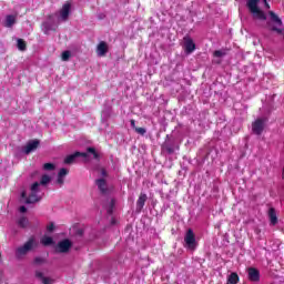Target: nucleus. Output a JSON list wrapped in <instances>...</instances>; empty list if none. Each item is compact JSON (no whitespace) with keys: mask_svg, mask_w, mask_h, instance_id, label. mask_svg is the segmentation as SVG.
<instances>
[{"mask_svg":"<svg viewBox=\"0 0 284 284\" xmlns=\"http://www.w3.org/2000/svg\"><path fill=\"white\" fill-rule=\"evenodd\" d=\"M70 10H72V4L67 2L62 6V9L59 13L51 14L48 19L42 23V30L44 34H48L52 30H57V26L61 23V21H68L70 17Z\"/></svg>","mask_w":284,"mask_h":284,"instance_id":"nucleus-1","label":"nucleus"},{"mask_svg":"<svg viewBox=\"0 0 284 284\" xmlns=\"http://www.w3.org/2000/svg\"><path fill=\"white\" fill-rule=\"evenodd\" d=\"M52 181V175L43 174L40 183L36 182L31 185L30 193L22 192L21 202L22 203H37L41 201V185L44 186Z\"/></svg>","mask_w":284,"mask_h":284,"instance_id":"nucleus-2","label":"nucleus"},{"mask_svg":"<svg viewBox=\"0 0 284 284\" xmlns=\"http://www.w3.org/2000/svg\"><path fill=\"white\" fill-rule=\"evenodd\" d=\"M55 169H57V165H54L53 163L43 164V170L45 172H54Z\"/></svg>","mask_w":284,"mask_h":284,"instance_id":"nucleus-22","label":"nucleus"},{"mask_svg":"<svg viewBox=\"0 0 284 284\" xmlns=\"http://www.w3.org/2000/svg\"><path fill=\"white\" fill-rule=\"evenodd\" d=\"M37 247H39V241L37 237L31 236L22 246L17 248L16 254L18 257L26 256L28 252H32Z\"/></svg>","mask_w":284,"mask_h":284,"instance_id":"nucleus-3","label":"nucleus"},{"mask_svg":"<svg viewBox=\"0 0 284 284\" xmlns=\"http://www.w3.org/2000/svg\"><path fill=\"white\" fill-rule=\"evenodd\" d=\"M34 263H36V265H41V264L45 263V260L43 257H36Z\"/></svg>","mask_w":284,"mask_h":284,"instance_id":"nucleus-28","label":"nucleus"},{"mask_svg":"<svg viewBox=\"0 0 284 284\" xmlns=\"http://www.w3.org/2000/svg\"><path fill=\"white\" fill-rule=\"evenodd\" d=\"M0 278H1V271H0Z\"/></svg>","mask_w":284,"mask_h":284,"instance_id":"nucleus-36","label":"nucleus"},{"mask_svg":"<svg viewBox=\"0 0 284 284\" xmlns=\"http://www.w3.org/2000/svg\"><path fill=\"white\" fill-rule=\"evenodd\" d=\"M47 232H54V223H50L47 225Z\"/></svg>","mask_w":284,"mask_h":284,"instance_id":"nucleus-29","label":"nucleus"},{"mask_svg":"<svg viewBox=\"0 0 284 284\" xmlns=\"http://www.w3.org/2000/svg\"><path fill=\"white\" fill-rule=\"evenodd\" d=\"M264 1V4H265V8L267 9V10H270V3H267V0H263Z\"/></svg>","mask_w":284,"mask_h":284,"instance_id":"nucleus-33","label":"nucleus"},{"mask_svg":"<svg viewBox=\"0 0 284 284\" xmlns=\"http://www.w3.org/2000/svg\"><path fill=\"white\" fill-rule=\"evenodd\" d=\"M39 148V140H31L27 143V145L23 148L24 154H30L31 152H34Z\"/></svg>","mask_w":284,"mask_h":284,"instance_id":"nucleus-10","label":"nucleus"},{"mask_svg":"<svg viewBox=\"0 0 284 284\" xmlns=\"http://www.w3.org/2000/svg\"><path fill=\"white\" fill-rule=\"evenodd\" d=\"M16 22H17V18L14 16H7L4 26L6 28H12V26H14Z\"/></svg>","mask_w":284,"mask_h":284,"instance_id":"nucleus-19","label":"nucleus"},{"mask_svg":"<svg viewBox=\"0 0 284 284\" xmlns=\"http://www.w3.org/2000/svg\"><path fill=\"white\" fill-rule=\"evenodd\" d=\"M27 211H28V209H26V206H20V209H19V212L21 214H26Z\"/></svg>","mask_w":284,"mask_h":284,"instance_id":"nucleus-31","label":"nucleus"},{"mask_svg":"<svg viewBox=\"0 0 284 284\" xmlns=\"http://www.w3.org/2000/svg\"><path fill=\"white\" fill-rule=\"evenodd\" d=\"M135 131L138 132V134H145V129L143 128H136Z\"/></svg>","mask_w":284,"mask_h":284,"instance_id":"nucleus-30","label":"nucleus"},{"mask_svg":"<svg viewBox=\"0 0 284 284\" xmlns=\"http://www.w3.org/2000/svg\"><path fill=\"white\" fill-rule=\"evenodd\" d=\"M40 243L44 246L53 245L54 240L52 239V236L44 235L41 237Z\"/></svg>","mask_w":284,"mask_h":284,"instance_id":"nucleus-18","label":"nucleus"},{"mask_svg":"<svg viewBox=\"0 0 284 284\" xmlns=\"http://www.w3.org/2000/svg\"><path fill=\"white\" fill-rule=\"evenodd\" d=\"M18 225H19V227H28L29 222H28V220L24 216H21L18 220Z\"/></svg>","mask_w":284,"mask_h":284,"instance_id":"nucleus-23","label":"nucleus"},{"mask_svg":"<svg viewBox=\"0 0 284 284\" xmlns=\"http://www.w3.org/2000/svg\"><path fill=\"white\" fill-rule=\"evenodd\" d=\"M265 130V119H257L252 124V131L254 134H262Z\"/></svg>","mask_w":284,"mask_h":284,"instance_id":"nucleus-8","label":"nucleus"},{"mask_svg":"<svg viewBox=\"0 0 284 284\" xmlns=\"http://www.w3.org/2000/svg\"><path fill=\"white\" fill-rule=\"evenodd\" d=\"M36 276L42 284H54V278L45 276L41 271H37Z\"/></svg>","mask_w":284,"mask_h":284,"instance_id":"nucleus-11","label":"nucleus"},{"mask_svg":"<svg viewBox=\"0 0 284 284\" xmlns=\"http://www.w3.org/2000/svg\"><path fill=\"white\" fill-rule=\"evenodd\" d=\"M65 176H68V170L61 169L58 173V180H57L58 185H63V179H65Z\"/></svg>","mask_w":284,"mask_h":284,"instance_id":"nucleus-17","label":"nucleus"},{"mask_svg":"<svg viewBox=\"0 0 284 284\" xmlns=\"http://www.w3.org/2000/svg\"><path fill=\"white\" fill-rule=\"evenodd\" d=\"M273 30H274L275 32H280V33L283 32V30H282L281 28H278V27H274Z\"/></svg>","mask_w":284,"mask_h":284,"instance_id":"nucleus-32","label":"nucleus"},{"mask_svg":"<svg viewBox=\"0 0 284 284\" xmlns=\"http://www.w3.org/2000/svg\"><path fill=\"white\" fill-rule=\"evenodd\" d=\"M148 201V195L145 194H140L139 199H138V202H136V210L139 212H141L145 205V202Z\"/></svg>","mask_w":284,"mask_h":284,"instance_id":"nucleus-13","label":"nucleus"},{"mask_svg":"<svg viewBox=\"0 0 284 284\" xmlns=\"http://www.w3.org/2000/svg\"><path fill=\"white\" fill-rule=\"evenodd\" d=\"M131 125H132V128H134V125H135L134 120H131Z\"/></svg>","mask_w":284,"mask_h":284,"instance_id":"nucleus-34","label":"nucleus"},{"mask_svg":"<svg viewBox=\"0 0 284 284\" xmlns=\"http://www.w3.org/2000/svg\"><path fill=\"white\" fill-rule=\"evenodd\" d=\"M258 1L261 0H247L246 6L254 19L265 21L267 17L265 16V12L258 8Z\"/></svg>","mask_w":284,"mask_h":284,"instance_id":"nucleus-4","label":"nucleus"},{"mask_svg":"<svg viewBox=\"0 0 284 284\" xmlns=\"http://www.w3.org/2000/svg\"><path fill=\"white\" fill-rule=\"evenodd\" d=\"M239 283V275L236 273H232L227 278V284H236Z\"/></svg>","mask_w":284,"mask_h":284,"instance_id":"nucleus-21","label":"nucleus"},{"mask_svg":"<svg viewBox=\"0 0 284 284\" xmlns=\"http://www.w3.org/2000/svg\"><path fill=\"white\" fill-rule=\"evenodd\" d=\"M268 14L271 17V21H273V23H275L277 28H281V26H283V21L281 20V18H278V16H276V13H274V11H270Z\"/></svg>","mask_w":284,"mask_h":284,"instance_id":"nucleus-15","label":"nucleus"},{"mask_svg":"<svg viewBox=\"0 0 284 284\" xmlns=\"http://www.w3.org/2000/svg\"><path fill=\"white\" fill-rule=\"evenodd\" d=\"M90 154L93 155V159H99V154H97V151H94V149H92V148H89L87 153L75 152L74 154L68 155L64 159V163H67V164L74 163V161L79 156H83V159H88L90 156Z\"/></svg>","mask_w":284,"mask_h":284,"instance_id":"nucleus-5","label":"nucleus"},{"mask_svg":"<svg viewBox=\"0 0 284 284\" xmlns=\"http://www.w3.org/2000/svg\"><path fill=\"white\" fill-rule=\"evenodd\" d=\"M184 247H186V250H196V236L194 235V231H192V229L187 230L184 236Z\"/></svg>","mask_w":284,"mask_h":284,"instance_id":"nucleus-6","label":"nucleus"},{"mask_svg":"<svg viewBox=\"0 0 284 284\" xmlns=\"http://www.w3.org/2000/svg\"><path fill=\"white\" fill-rule=\"evenodd\" d=\"M268 219L271 225H276V223H278V217L276 216V211L274 209L268 210Z\"/></svg>","mask_w":284,"mask_h":284,"instance_id":"nucleus-16","label":"nucleus"},{"mask_svg":"<svg viewBox=\"0 0 284 284\" xmlns=\"http://www.w3.org/2000/svg\"><path fill=\"white\" fill-rule=\"evenodd\" d=\"M115 203H116V202L114 201V199H111V200H110L109 206H108V213H109V214H112V210H113Z\"/></svg>","mask_w":284,"mask_h":284,"instance_id":"nucleus-26","label":"nucleus"},{"mask_svg":"<svg viewBox=\"0 0 284 284\" xmlns=\"http://www.w3.org/2000/svg\"><path fill=\"white\" fill-rule=\"evenodd\" d=\"M18 48L20 50H26V42L22 41L21 39L18 40Z\"/></svg>","mask_w":284,"mask_h":284,"instance_id":"nucleus-27","label":"nucleus"},{"mask_svg":"<svg viewBox=\"0 0 284 284\" xmlns=\"http://www.w3.org/2000/svg\"><path fill=\"white\" fill-rule=\"evenodd\" d=\"M70 57H72V52H70V51H64L61 54L62 61H70Z\"/></svg>","mask_w":284,"mask_h":284,"instance_id":"nucleus-24","label":"nucleus"},{"mask_svg":"<svg viewBox=\"0 0 284 284\" xmlns=\"http://www.w3.org/2000/svg\"><path fill=\"white\" fill-rule=\"evenodd\" d=\"M184 50L186 54H192L196 50V44L194 43V40L190 37H184Z\"/></svg>","mask_w":284,"mask_h":284,"instance_id":"nucleus-9","label":"nucleus"},{"mask_svg":"<svg viewBox=\"0 0 284 284\" xmlns=\"http://www.w3.org/2000/svg\"><path fill=\"white\" fill-rule=\"evenodd\" d=\"M97 54L98 57H105L108 54V43L105 42H100L97 47Z\"/></svg>","mask_w":284,"mask_h":284,"instance_id":"nucleus-12","label":"nucleus"},{"mask_svg":"<svg viewBox=\"0 0 284 284\" xmlns=\"http://www.w3.org/2000/svg\"><path fill=\"white\" fill-rule=\"evenodd\" d=\"M101 173H102V176H105V170H102Z\"/></svg>","mask_w":284,"mask_h":284,"instance_id":"nucleus-35","label":"nucleus"},{"mask_svg":"<svg viewBox=\"0 0 284 284\" xmlns=\"http://www.w3.org/2000/svg\"><path fill=\"white\" fill-rule=\"evenodd\" d=\"M72 250V241L65 239L58 242V245L54 246V252L57 254H68Z\"/></svg>","mask_w":284,"mask_h":284,"instance_id":"nucleus-7","label":"nucleus"},{"mask_svg":"<svg viewBox=\"0 0 284 284\" xmlns=\"http://www.w3.org/2000/svg\"><path fill=\"white\" fill-rule=\"evenodd\" d=\"M97 185H98L99 190H101L102 192H105V190H108V184L105 183V180H103V179L98 180Z\"/></svg>","mask_w":284,"mask_h":284,"instance_id":"nucleus-20","label":"nucleus"},{"mask_svg":"<svg viewBox=\"0 0 284 284\" xmlns=\"http://www.w3.org/2000/svg\"><path fill=\"white\" fill-rule=\"evenodd\" d=\"M248 278L250 281L257 282L261 278V274L256 268H248Z\"/></svg>","mask_w":284,"mask_h":284,"instance_id":"nucleus-14","label":"nucleus"},{"mask_svg":"<svg viewBox=\"0 0 284 284\" xmlns=\"http://www.w3.org/2000/svg\"><path fill=\"white\" fill-rule=\"evenodd\" d=\"M213 57H216L217 59H222V57H225V51L223 50L214 51Z\"/></svg>","mask_w":284,"mask_h":284,"instance_id":"nucleus-25","label":"nucleus"}]
</instances>
